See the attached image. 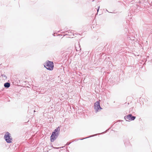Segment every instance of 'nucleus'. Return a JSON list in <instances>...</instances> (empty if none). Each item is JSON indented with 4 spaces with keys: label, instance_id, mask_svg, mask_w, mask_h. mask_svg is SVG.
Listing matches in <instances>:
<instances>
[{
    "label": "nucleus",
    "instance_id": "obj_1",
    "mask_svg": "<svg viewBox=\"0 0 152 152\" xmlns=\"http://www.w3.org/2000/svg\"><path fill=\"white\" fill-rule=\"evenodd\" d=\"M44 66L47 69L50 70H53L54 67L53 62L48 61H46L45 63Z\"/></svg>",
    "mask_w": 152,
    "mask_h": 152
},
{
    "label": "nucleus",
    "instance_id": "obj_2",
    "mask_svg": "<svg viewBox=\"0 0 152 152\" xmlns=\"http://www.w3.org/2000/svg\"><path fill=\"white\" fill-rule=\"evenodd\" d=\"M10 134H5L4 135V138L7 143L11 142L12 137L10 136Z\"/></svg>",
    "mask_w": 152,
    "mask_h": 152
},
{
    "label": "nucleus",
    "instance_id": "obj_3",
    "mask_svg": "<svg viewBox=\"0 0 152 152\" xmlns=\"http://www.w3.org/2000/svg\"><path fill=\"white\" fill-rule=\"evenodd\" d=\"M99 101L96 102L94 104V108L95 111L97 112L102 108L100 107Z\"/></svg>",
    "mask_w": 152,
    "mask_h": 152
},
{
    "label": "nucleus",
    "instance_id": "obj_4",
    "mask_svg": "<svg viewBox=\"0 0 152 152\" xmlns=\"http://www.w3.org/2000/svg\"><path fill=\"white\" fill-rule=\"evenodd\" d=\"M135 118V117L132 116L131 114L124 117V119L126 121H132L134 120Z\"/></svg>",
    "mask_w": 152,
    "mask_h": 152
},
{
    "label": "nucleus",
    "instance_id": "obj_5",
    "mask_svg": "<svg viewBox=\"0 0 152 152\" xmlns=\"http://www.w3.org/2000/svg\"><path fill=\"white\" fill-rule=\"evenodd\" d=\"M58 134H52L50 137V141L51 142H53L58 137Z\"/></svg>",
    "mask_w": 152,
    "mask_h": 152
},
{
    "label": "nucleus",
    "instance_id": "obj_6",
    "mask_svg": "<svg viewBox=\"0 0 152 152\" xmlns=\"http://www.w3.org/2000/svg\"><path fill=\"white\" fill-rule=\"evenodd\" d=\"M10 86V84L9 83H6L4 84V86L6 88H9Z\"/></svg>",
    "mask_w": 152,
    "mask_h": 152
},
{
    "label": "nucleus",
    "instance_id": "obj_7",
    "mask_svg": "<svg viewBox=\"0 0 152 152\" xmlns=\"http://www.w3.org/2000/svg\"><path fill=\"white\" fill-rule=\"evenodd\" d=\"M60 130V129L59 127H58L57 128V129H55V132H53V133H56V132L58 133L59 132Z\"/></svg>",
    "mask_w": 152,
    "mask_h": 152
},
{
    "label": "nucleus",
    "instance_id": "obj_8",
    "mask_svg": "<svg viewBox=\"0 0 152 152\" xmlns=\"http://www.w3.org/2000/svg\"><path fill=\"white\" fill-rule=\"evenodd\" d=\"M56 148V149H58V148Z\"/></svg>",
    "mask_w": 152,
    "mask_h": 152
},
{
    "label": "nucleus",
    "instance_id": "obj_9",
    "mask_svg": "<svg viewBox=\"0 0 152 152\" xmlns=\"http://www.w3.org/2000/svg\"><path fill=\"white\" fill-rule=\"evenodd\" d=\"M69 144H68V143H67L66 144V145H68Z\"/></svg>",
    "mask_w": 152,
    "mask_h": 152
},
{
    "label": "nucleus",
    "instance_id": "obj_10",
    "mask_svg": "<svg viewBox=\"0 0 152 152\" xmlns=\"http://www.w3.org/2000/svg\"><path fill=\"white\" fill-rule=\"evenodd\" d=\"M87 137H86V138H84V139H85V138H87ZM84 139V138L83 139Z\"/></svg>",
    "mask_w": 152,
    "mask_h": 152
},
{
    "label": "nucleus",
    "instance_id": "obj_11",
    "mask_svg": "<svg viewBox=\"0 0 152 152\" xmlns=\"http://www.w3.org/2000/svg\"><path fill=\"white\" fill-rule=\"evenodd\" d=\"M93 135V136H94L95 135Z\"/></svg>",
    "mask_w": 152,
    "mask_h": 152
},
{
    "label": "nucleus",
    "instance_id": "obj_12",
    "mask_svg": "<svg viewBox=\"0 0 152 152\" xmlns=\"http://www.w3.org/2000/svg\"><path fill=\"white\" fill-rule=\"evenodd\" d=\"M99 9L97 11H98Z\"/></svg>",
    "mask_w": 152,
    "mask_h": 152
}]
</instances>
